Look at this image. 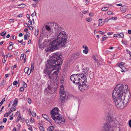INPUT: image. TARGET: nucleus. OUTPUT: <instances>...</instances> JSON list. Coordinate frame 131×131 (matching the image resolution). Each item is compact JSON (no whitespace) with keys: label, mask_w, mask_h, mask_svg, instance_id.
Listing matches in <instances>:
<instances>
[{"label":"nucleus","mask_w":131,"mask_h":131,"mask_svg":"<svg viewBox=\"0 0 131 131\" xmlns=\"http://www.w3.org/2000/svg\"><path fill=\"white\" fill-rule=\"evenodd\" d=\"M112 97L116 107L119 109H123L127 105L130 96L128 86L120 84L114 88Z\"/></svg>","instance_id":"f257e3e1"},{"label":"nucleus","mask_w":131,"mask_h":131,"mask_svg":"<svg viewBox=\"0 0 131 131\" xmlns=\"http://www.w3.org/2000/svg\"><path fill=\"white\" fill-rule=\"evenodd\" d=\"M50 24L51 25L52 28L54 30L55 36H57V38L52 41L57 47L59 48L65 47L68 36L66 32L63 31V28L60 26H59L57 24L50 22Z\"/></svg>","instance_id":"f03ea898"},{"label":"nucleus","mask_w":131,"mask_h":131,"mask_svg":"<svg viewBox=\"0 0 131 131\" xmlns=\"http://www.w3.org/2000/svg\"><path fill=\"white\" fill-rule=\"evenodd\" d=\"M61 57L60 54L56 52L52 54V56L50 57L49 60L47 61V63L46 64V67L47 69H53L54 67H59L62 64L63 61Z\"/></svg>","instance_id":"7ed1b4c3"},{"label":"nucleus","mask_w":131,"mask_h":131,"mask_svg":"<svg viewBox=\"0 0 131 131\" xmlns=\"http://www.w3.org/2000/svg\"><path fill=\"white\" fill-rule=\"evenodd\" d=\"M106 119L108 121L104 124L102 131H114V128L117 127V121L112 116L111 113L110 112L106 113L105 114Z\"/></svg>","instance_id":"20e7f679"},{"label":"nucleus","mask_w":131,"mask_h":131,"mask_svg":"<svg viewBox=\"0 0 131 131\" xmlns=\"http://www.w3.org/2000/svg\"><path fill=\"white\" fill-rule=\"evenodd\" d=\"M58 109L55 107L51 111V117L56 123L60 125L63 124L65 122V119L63 117L58 114Z\"/></svg>","instance_id":"39448f33"},{"label":"nucleus","mask_w":131,"mask_h":131,"mask_svg":"<svg viewBox=\"0 0 131 131\" xmlns=\"http://www.w3.org/2000/svg\"><path fill=\"white\" fill-rule=\"evenodd\" d=\"M58 67L57 66L54 67V68L52 70L50 69H46L44 70V74L47 75L49 79L51 81L53 80V81H58V73L59 71H57V69H58Z\"/></svg>","instance_id":"423d86ee"},{"label":"nucleus","mask_w":131,"mask_h":131,"mask_svg":"<svg viewBox=\"0 0 131 131\" xmlns=\"http://www.w3.org/2000/svg\"><path fill=\"white\" fill-rule=\"evenodd\" d=\"M70 79L74 83H75L76 84L79 83V84L81 82L80 79L79 77L78 74L71 75L70 77Z\"/></svg>","instance_id":"0eeeda50"},{"label":"nucleus","mask_w":131,"mask_h":131,"mask_svg":"<svg viewBox=\"0 0 131 131\" xmlns=\"http://www.w3.org/2000/svg\"><path fill=\"white\" fill-rule=\"evenodd\" d=\"M59 48L55 43H53L52 41L51 43V46L46 48L45 51L47 52H50L53 51L54 50Z\"/></svg>","instance_id":"6e6552de"},{"label":"nucleus","mask_w":131,"mask_h":131,"mask_svg":"<svg viewBox=\"0 0 131 131\" xmlns=\"http://www.w3.org/2000/svg\"><path fill=\"white\" fill-rule=\"evenodd\" d=\"M86 82H81L79 84L78 88L81 91L84 92V90H87L88 89L89 85L85 84Z\"/></svg>","instance_id":"1a4fd4ad"},{"label":"nucleus","mask_w":131,"mask_h":131,"mask_svg":"<svg viewBox=\"0 0 131 131\" xmlns=\"http://www.w3.org/2000/svg\"><path fill=\"white\" fill-rule=\"evenodd\" d=\"M79 78L80 79V81L81 82H86V78L85 75L83 73L78 74Z\"/></svg>","instance_id":"9d476101"},{"label":"nucleus","mask_w":131,"mask_h":131,"mask_svg":"<svg viewBox=\"0 0 131 131\" xmlns=\"http://www.w3.org/2000/svg\"><path fill=\"white\" fill-rule=\"evenodd\" d=\"M59 93L60 95H66V93L64 91V87L63 85L61 86L60 87Z\"/></svg>","instance_id":"9b49d317"},{"label":"nucleus","mask_w":131,"mask_h":131,"mask_svg":"<svg viewBox=\"0 0 131 131\" xmlns=\"http://www.w3.org/2000/svg\"><path fill=\"white\" fill-rule=\"evenodd\" d=\"M128 8L127 6H123L120 7V9L123 13H125Z\"/></svg>","instance_id":"f8f14e48"},{"label":"nucleus","mask_w":131,"mask_h":131,"mask_svg":"<svg viewBox=\"0 0 131 131\" xmlns=\"http://www.w3.org/2000/svg\"><path fill=\"white\" fill-rule=\"evenodd\" d=\"M45 31H44L43 30L42 32L41 35H42V36H43V37L44 38H48V36L47 35V33H46V32H45Z\"/></svg>","instance_id":"ddd939ff"},{"label":"nucleus","mask_w":131,"mask_h":131,"mask_svg":"<svg viewBox=\"0 0 131 131\" xmlns=\"http://www.w3.org/2000/svg\"><path fill=\"white\" fill-rule=\"evenodd\" d=\"M81 53L79 52H77L75 54L74 57L75 58H79L81 56Z\"/></svg>","instance_id":"4468645a"},{"label":"nucleus","mask_w":131,"mask_h":131,"mask_svg":"<svg viewBox=\"0 0 131 131\" xmlns=\"http://www.w3.org/2000/svg\"><path fill=\"white\" fill-rule=\"evenodd\" d=\"M66 95H60V100L61 101H64L65 99V97L66 96Z\"/></svg>","instance_id":"2eb2a0df"},{"label":"nucleus","mask_w":131,"mask_h":131,"mask_svg":"<svg viewBox=\"0 0 131 131\" xmlns=\"http://www.w3.org/2000/svg\"><path fill=\"white\" fill-rule=\"evenodd\" d=\"M42 116L44 118L46 119L47 121H49L50 122V121H49V118L45 114H43L42 115Z\"/></svg>","instance_id":"dca6fc26"},{"label":"nucleus","mask_w":131,"mask_h":131,"mask_svg":"<svg viewBox=\"0 0 131 131\" xmlns=\"http://www.w3.org/2000/svg\"><path fill=\"white\" fill-rule=\"evenodd\" d=\"M89 70V68H85L84 70V73L86 74H88V71Z\"/></svg>","instance_id":"f3484780"},{"label":"nucleus","mask_w":131,"mask_h":131,"mask_svg":"<svg viewBox=\"0 0 131 131\" xmlns=\"http://www.w3.org/2000/svg\"><path fill=\"white\" fill-rule=\"evenodd\" d=\"M26 6V5L24 4H22L19 5L18 6V8H23L25 7Z\"/></svg>","instance_id":"a211bd4d"},{"label":"nucleus","mask_w":131,"mask_h":131,"mask_svg":"<svg viewBox=\"0 0 131 131\" xmlns=\"http://www.w3.org/2000/svg\"><path fill=\"white\" fill-rule=\"evenodd\" d=\"M124 63L123 62H121L119 63V67L120 68H121V69H122V68H125V67L123 66V65H124Z\"/></svg>","instance_id":"6ab92c4d"},{"label":"nucleus","mask_w":131,"mask_h":131,"mask_svg":"<svg viewBox=\"0 0 131 131\" xmlns=\"http://www.w3.org/2000/svg\"><path fill=\"white\" fill-rule=\"evenodd\" d=\"M54 129V128L53 126H50L47 129L49 131H52Z\"/></svg>","instance_id":"aec40b11"},{"label":"nucleus","mask_w":131,"mask_h":131,"mask_svg":"<svg viewBox=\"0 0 131 131\" xmlns=\"http://www.w3.org/2000/svg\"><path fill=\"white\" fill-rule=\"evenodd\" d=\"M89 75L90 79H91L93 78L94 77V73L93 72H91L89 74Z\"/></svg>","instance_id":"412c9836"},{"label":"nucleus","mask_w":131,"mask_h":131,"mask_svg":"<svg viewBox=\"0 0 131 131\" xmlns=\"http://www.w3.org/2000/svg\"><path fill=\"white\" fill-rule=\"evenodd\" d=\"M89 50V49L88 47H86L85 48V49L84 50H83V52L85 54H86L88 53V50Z\"/></svg>","instance_id":"4be33fe9"},{"label":"nucleus","mask_w":131,"mask_h":131,"mask_svg":"<svg viewBox=\"0 0 131 131\" xmlns=\"http://www.w3.org/2000/svg\"><path fill=\"white\" fill-rule=\"evenodd\" d=\"M103 19H100L99 20H100V21L99 22V26H101L102 25H103L104 23H103L102 21V20Z\"/></svg>","instance_id":"5701e85b"},{"label":"nucleus","mask_w":131,"mask_h":131,"mask_svg":"<svg viewBox=\"0 0 131 131\" xmlns=\"http://www.w3.org/2000/svg\"><path fill=\"white\" fill-rule=\"evenodd\" d=\"M39 46L40 49H44V46L42 43L38 44Z\"/></svg>","instance_id":"b1692460"},{"label":"nucleus","mask_w":131,"mask_h":131,"mask_svg":"<svg viewBox=\"0 0 131 131\" xmlns=\"http://www.w3.org/2000/svg\"><path fill=\"white\" fill-rule=\"evenodd\" d=\"M12 89V85H10L7 89L8 91H11Z\"/></svg>","instance_id":"393cba45"},{"label":"nucleus","mask_w":131,"mask_h":131,"mask_svg":"<svg viewBox=\"0 0 131 131\" xmlns=\"http://www.w3.org/2000/svg\"><path fill=\"white\" fill-rule=\"evenodd\" d=\"M45 28L48 31H50L51 30V28L48 26L46 25Z\"/></svg>","instance_id":"a878e982"},{"label":"nucleus","mask_w":131,"mask_h":131,"mask_svg":"<svg viewBox=\"0 0 131 131\" xmlns=\"http://www.w3.org/2000/svg\"><path fill=\"white\" fill-rule=\"evenodd\" d=\"M125 17L127 19H129L131 18V15L130 14H128L125 16Z\"/></svg>","instance_id":"bb28decb"},{"label":"nucleus","mask_w":131,"mask_h":131,"mask_svg":"<svg viewBox=\"0 0 131 131\" xmlns=\"http://www.w3.org/2000/svg\"><path fill=\"white\" fill-rule=\"evenodd\" d=\"M92 58L95 62H97V61H98V60L96 59V56H92Z\"/></svg>","instance_id":"cd10ccee"},{"label":"nucleus","mask_w":131,"mask_h":131,"mask_svg":"<svg viewBox=\"0 0 131 131\" xmlns=\"http://www.w3.org/2000/svg\"><path fill=\"white\" fill-rule=\"evenodd\" d=\"M108 7H105L102 8L101 10L102 11H105L108 10Z\"/></svg>","instance_id":"c85d7f7f"},{"label":"nucleus","mask_w":131,"mask_h":131,"mask_svg":"<svg viewBox=\"0 0 131 131\" xmlns=\"http://www.w3.org/2000/svg\"><path fill=\"white\" fill-rule=\"evenodd\" d=\"M42 38L40 36L39 38V43L38 44L41 43H42Z\"/></svg>","instance_id":"c756f323"},{"label":"nucleus","mask_w":131,"mask_h":131,"mask_svg":"<svg viewBox=\"0 0 131 131\" xmlns=\"http://www.w3.org/2000/svg\"><path fill=\"white\" fill-rule=\"evenodd\" d=\"M5 101V98H4L1 101L0 103V107L3 104V103Z\"/></svg>","instance_id":"7c9ffc66"},{"label":"nucleus","mask_w":131,"mask_h":131,"mask_svg":"<svg viewBox=\"0 0 131 131\" xmlns=\"http://www.w3.org/2000/svg\"><path fill=\"white\" fill-rule=\"evenodd\" d=\"M31 114L34 117H36V114L35 112H34V111H32V112H31Z\"/></svg>","instance_id":"2f4dec72"},{"label":"nucleus","mask_w":131,"mask_h":131,"mask_svg":"<svg viewBox=\"0 0 131 131\" xmlns=\"http://www.w3.org/2000/svg\"><path fill=\"white\" fill-rule=\"evenodd\" d=\"M28 70H29V68L28 67H26L24 69V71L25 72L27 73Z\"/></svg>","instance_id":"473e14b6"},{"label":"nucleus","mask_w":131,"mask_h":131,"mask_svg":"<svg viewBox=\"0 0 131 131\" xmlns=\"http://www.w3.org/2000/svg\"><path fill=\"white\" fill-rule=\"evenodd\" d=\"M39 30L38 29L36 30L35 29V35L37 36L38 35V34Z\"/></svg>","instance_id":"72a5a7b5"},{"label":"nucleus","mask_w":131,"mask_h":131,"mask_svg":"<svg viewBox=\"0 0 131 131\" xmlns=\"http://www.w3.org/2000/svg\"><path fill=\"white\" fill-rule=\"evenodd\" d=\"M107 38L106 35H105L102 38L103 41H104L106 39V38Z\"/></svg>","instance_id":"f704fd0d"},{"label":"nucleus","mask_w":131,"mask_h":131,"mask_svg":"<svg viewBox=\"0 0 131 131\" xmlns=\"http://www.w3.org/2000/svg\"><path fill=\"white\" fill-rule=\"evenodd\" d=\"M86 20L88 22H90V21H91V20H92V19L91 18H86Z\"/></svg>","instance_id":"c9c22d12"},{"label":"nucleus","mask_w":131,"mask_h":131,"mask_svg":"<svg viewBox=\"0 0 131 131\" xmlns=\"http://www.w3.org/2000/svg\"><path fill=\"white\" fill-rule=\"evenodd\" d=\"M6 31H3L0 33V35L1 36H4L6 34Z\"/></svg>","instance_id":"e433bc0d"},{"label":"nucleus","mask_w":131,"mask_h":131,"mask_svg":"<svg viewBox=\"0 0 131 131\" xmlns=\"http://www.w3.org/2000/svg\"><path fill=\"white\" fill-rule=\"evenodd\" d=\"M13 48V47L12 46V45L11 44H10V45L9 46L8 48V49L9 50H12Z\"/></svg>","instance_id":"4c0bfd02"},{"label":"nucleus","mask_w":131,"mask_h":131,"mask_svg":"<svg viewBox=\"0 0 131 131\" xmlns=\"http://www.w3.org/2000/svg\"><path fill=\"white\" fill-rule=\"evenodd\" d=\"M30 122L32 123H34V118L31 117L30 119Z\"/></svg>","instance_id":"58836bf2"},{"label":"nucleus","mask_w":131,"mask_h":131,"mask_svg":"<svg viewBox=\"0 0 131 131\" xmlns=\"http://www.w3.org/2000/svg\"><path fill=\"white\" fill-rule=\"evenodd\" d=\"M110 20H111V19L106 18L104 20V23L107 22Z\"/></svg>","instance_id":"ea45409f"},{"label":"nucleus","mask_w":131,"mask_h":131,"mask_svg":"<svg viewBox=\"0 0 131 131\" xmlns=\"http://www.w3.org/2000/svg\"><path fill=\"white\" fill-rule=\"evenodd\" d=\"M36 12L35 11H34V13H32L31 15V16L32 17H34L36 16Z\"/></svg>","instance_id":"a19ab883"},{"label":"nucleus","mask_w":131,"mask_h":131,"mask_svg":"<svg viewBox=\"0 0 131 131\" xmlns=\"http://www.w3.org/2000/svg\"><path fill=\"white\" fill-rule=\"evenodd\" d=\"M39 129H40V130L41 131H44V128L42 126H40V127Z\"/></svg>","instance_id":"79ce46f5"},{"label":"nucleus","mask_w":131,"mask_h":131,"mask_svg":"<svg viewBox=\"0 0 131 131\" xmlns=\"http://www.w3.org/2000/svg\"><path fill=\"white\" fill-rule=\"evenodd\" d=\"M25 54H22L21 55L20 59H23L24 57Z\"/></svg>","instance_id":"37998d69"},{"label":"nucleus","mask_w":131,"mask_h":131,"mask_svg":"<svg viewBox=\"0 0 131 131\" xmlns=\"http://www.w3.org/2000/svg\"><path fill=\"white\" fill-rule=\"evenodd\" d=\"M21 116H18V117L17 118L16 121L18 122L19 121L20 119Z\"/></svg>","instance_id":"c03bdc74"},{"label":"nucleus","mask_w":131,"mask_h":131,"mask_svg":"<svg viewBox=\"0 0 131 131\" xmlns=\"http://www.w3.org/2000/svg\"><path fill=\"white\" fill-rule=\"evenodd\" d=\"M119 35L122 38L124 37V34L122 33H121L119 34Z\"/></svg>","instance_id":"a18cd8bd"},{"label":"nucleus","mask_w":131,"mask_h":131,"mask_svg":"<svg viewBox=\"0 0 131 131\" xmlns=\"http://www.w3.org/2000/svg\"><path fill=\"white\" fill-rule=\"evenodd\" d=\"M15 110L16 108H15L14 107H12L11 108L10 110V111H11V112H12L15 111Z\"/></svg>","instance_id":"49530a36"},{"label":"nucleus","mask_w":131,"mask_h":131,"mask_svg":"<svg viewBox=\"0 0 131 131\" xmlns=\"http://www.w3.org/2000/svg\"><path fill=\"white\" fill-rule=\"evenodd\" d=\"M64 78L63 77H62L61 79L60 80V82L61 83H63L64 82Z\"/></svg>","instance_id":"de8ad7c7"},{"label":"nucleus","mask_w":131,"mask_h":131,"mask_svg":"<svg viewBox=\"0 0 131 131\" xmlns=\"http://www.w3.org/2000/svg\"><path fill=\"white\" fill-rule=\"evenodd\" d=\"M117 19V18L116 17H112L111 18H110V19H113L114 20H116Z\"/></svg>","instance_id":"09e8293b"},{"label":"nucleus","mask_w":131,"mask_h":131,"mask_svg":"<svg viewBox=\"0 0 131 131\" xmlns=\"http://www.w3.org/2000/svg\"><path fill=\"white\" fill-rule=\"evenodd\" d=\"M25 88H26L27 87V84H26V83L25 82H23V84Z\"/></svg>","instance_id":"8fccbe9b"},{"label":"nucleus","mask_w":131,"mask_h":131,"mask_svg":"<svg viewBox=\"0 0 131 131\" xmlns=\"http://www.w3.org/2000/svg\"><path fill=\"white\" fill-rule=\"evenodd\" d=\"M8 116H9V114L7 113H5L4 115V116L5 117H7Z\"/></svg>","instance_id":"3c124183"},{"label":"nucleus","mask_w":131,"mask_h":131,"mask_svg":"<svg viewBox=\"0 0 131 131\" xmlns=\"http://www.w3.org/2000/svg\"><path fill=\"white\" fill-rule=\"evenodd\" d=\"M107 14L108 15H110L112 14V13L111 11H108L107 13Z\"/></svg>","instance_id":"603ef678"},{"label":"nucleus","mask_w":131,"mask_h":131,"mask_svg":"<svg viewBox=\"0 0 131 131\" xmlns=\"http://www.w3.org/2000/svg\"><path fill=\"white\" fill-rule=\"evenodd\" d=\"M17 103H16V102H14L13 105L14 107H15L17 105Z\"/></svg>","instance_id":"864d4df0"},{"label":"nucleus","mask_w":131,"mask_h":131,"mask_svg":"<svg viewBox=\"0 0 131 131\" xmlns=\"http://www.w3.org/2000/svg\"><path fill=\"white\" fill-rule=\"evenodd\" d=\"M14 21V19H9V22L12 23Z\"/></svg>","instance_id":"5fc2aeb1"},{"label":"nucleus","mask_w":131,"mask_h":131,"mask_svg":"<svg viewBox=\"0 0 131 131\" xmlns=\"http://www.w3.org/2000/svg\"><path fill=\"white\" fill-rule=\"evenodd\" d=\"M5 83V82L4 81V80H3V81H2L1 82V85H4Z\"/></svg>","instance_id":"6e6d98bb"},{"label":"nucleus","mask_w":131,"mask_h":131,"mask_svg":"<svg viewBox=\"0 0 131 131\" xmlns=\"http://www.w3.org/2000/svg\"><path fill=\"white\" fill-rule=\"evenodd\" d=\"M128 124L129 126L131 128V119L129 121Z\"/></svg>","instance_id":"4d7b16f0"},{"label":"nucleus","mask_w":131,"mask_h":131,"mask_svg":"<svg viewBox=\"0 0 131 131\" xmlns=\"http://www.w3.org/2000/svg\"><path fill=\"white\" fill-rule=\"evenodd\" d=\"M24 39L25 40H27V36L26 35H25L24 36Z\"/></svg>","instance_id":"13d9d810"},{"label":"nucleus","mask_w":131,"mask_h":131,"mask_svg":"<svg viewBox=\"0 0 131 131\" xmlns=\"http://www.w3.org/2000/svg\"><path fill=\"white\" fill-rule=\"evenodd\" d=\"M19 90L21 91H24V89L23 87H21L20 88Z\"/></svg>","instance_id":"bf43d9fd"},{"label":"nucleus","mask_w":131,"mask_h":131,"mask_svg":"<svg viewBox=\"0 0 131 131\" xmlns=\"http://www.w3.org/2000/svg\"><path fill=\"white\" fill-rule=\"evenodd\" d=\"M7 119L6 118H4L3 119V121L4 123H6V122Z\"/></svg>","instance_id":"052dcab7"},{"label":"nucleus","mask_w":131,"mask_h":131,"mask_svg":"<svg viewBox=\"0 0 131 131\" xmlns=\"http://www.w3.org/2000/svg\"><path fill=\"white\" fill-rule=\"evenodd\" d=\"M27 73L28 75H29L31 73V72L29 70H28Z\"/></svg>","instance_id":"680f3d73"},{"label":"nucleus","mask_w":131,"mask_h":131,"mask_svg":"<svg viewBox=\"0 0 131 131\" xmlns=\"http://www.w3.org/2000/svg\"><path fill=\"white\" fill-rule=\"evenodd\" d=\"M28 24L29 25H32V22H31L30 20H29L28 21Z\"/></svg>","instance_id":"e2e57ef3"},{"label":"nucleus","mask_w":131,"mask_h":131,"mask_svg":"<svg viewBox=\"0 0 131 131\" xmlns=\"http://www.w3.org/2000/svg\"><path fill=\"white\" fill-rule=\"evenodd\" d=\"M28 27L30 30H33V28L31 26H30Z\"/></svg>","instance_id":"0e129e2a"},{"label":"nucleus","mask_w":131,"mask_h":131,"mask_svg":"<svg viewBox=\"0 0 131 131\" xmlns=\"http://www.w3.org/2000/svg\"><path fill=\"white\" fill-rule=\"evenodd\" d=\"M28 103L30 104L31 103V100L30 99H28Z\"/></svg>","instance_id":"69168bd1"},{"label":"nucleus","mask_w":131,"mask_h":131,"mask_svg":"<svg viewBox=\"0 0 131 131\" xmlns=\"http://www.w3.org/2000/svg\"><path fill=\"white\" fill-rule=\"evenodd\" d=\"M20 114V112L19 111H17L16 113V115H19Z\"/></svg>","instance_id":"338daca9"},{"label":"nucleus","mask_w":131,"mask_h":131,"mask_svg":"<svg viewBox=\"0 0 131 131\" xmlns=\"http://www.w3.org/2000/svg\"><path fill=\"white\" fill-rule=\"evenodd\" d=\"M17 83V81H15L13 83V84L14 85H15Z\"/></svg>","instance_id":"774afa93"}]
</instances>
